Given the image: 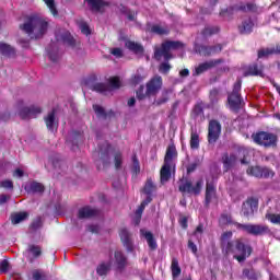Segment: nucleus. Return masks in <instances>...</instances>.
I'll return each instance as SVG.
<instances>
[{
    "instance_id": "obj_1",
    "label": "nucleus",
    "mask_w": 280,
    "mask_h": 280,
    "mask_svg": "<svg viewBox=\"0 0 280 280\" xmlns=\"http://www.w3.org/2000/svg\"><path fill=\"white\" fill-rule=\"evenodd\" d=\"M220 247L224 257L233 255V259H236L238 264L244 262L253 255V246L250 244L244 243V238H235L233 241V232L226 231L221 234Z\"/></svg>"
},
{
    "instance_id": "obj_2",
    "label": "nucleus",
    "mask_w": 280,
    "mask_h": 280,
    "mask_svg": "<svg viewBox=\"0 0 280 280\" xmlns=\"http://www.w3.org/2000/svg\"><path fill=\"white\" fill-rule=\"evenodd\" d=\"M185 44L179 40H165L161 44L160 48L154 49V59L161 60L164 58V61L159 65V73L162 75H167L170 71H172V65H170V60L174 59V55L172 51H176L177 49H183Z\"/></svg>"
},
{
    "instance_id": "obj_3",
    "label": "nucleus",
    "mask_w": 280,
    "mask_h": 280,
    "mask_svg": "<svg viewBox=\"0 0 280 280\" xmlns=\"http://www.w3.org/2000/svg\"><path fill=\"white\" fill-rule=\"evenodd\" d=\"M20 30L28 34L31 38H43L49 30V19L39 15H31L26 19Z\"/></svg>"
},
{
    "instance_id": "obj_4",
    "label": "nucleus",
    "mask_w": 280,
    "mask_h": 280,
    "mask_svg": "<svg viewBox=\"0 0 280 280\" xmlns=\"http://www.w3.org/2000/svg\"><path fill=\"white\" fill-rule=\"evenodd\" d=\"M252 139L256 145L262 148H277V143H279V136L269 131H257L252 135Z\"/></svg>"
},
{
    "instance_id": "obj_5",
    "label": "nucleus",
    "mask_w": 280,
    "mask_h": 280,
    "mask_svg": "<svg viewBox=\"0 0 280 280\" xmlns=\"http://www.w3.org/2000/svg\"><path fill=\"white\" fill-rule=\"evenodd\" d=\"M237 231H244L248 235H255L256 237L259 235H270L271 230L270 226L264 224H243L237 221H234V225Z\"/></svg>"
},
{
    "instance_id": "obj_6",
    "label": "nucleus",
    "mask_w": 280,
    "mask_h": 280,
    "mask_svg": "<svg viewBox=\"0 0 280 280\" xmlns=\"http://www.w3.org/2000/svg\"><path fill=\"white\" fill-rule=\"evenodd\" d=\"M241 91L242 80H237L233 85L232 93H230L228 96V104L234 113H240V109L242 108V94H240Z\"/></svg>"
},
{
    "instance_id": "obj_7",
    "label": "nucleus",
    "mask_w": 280,
    "mask_h": 280,
    "mask_svg": "<svg viewBox=\"0 0 280 280\" xmlns=\"http://www.w3.org/2000/svg\"><path fill=\"white\" fill-rule=\"evenodd\" d=\"M179 183L178 190L180 194H192L194 196H200L202 185L205 184L202 179H198L195 186L189 179H179Z\"/></svg>"
},
{
    "instance_id": "obj_8",
    "label": "nucleus",
    "mask_w": 280,
    "mask_h": 280,
    "mask_svg": "<svg viewBox=\"0 0 280 280\" xmlns=\"http://www.w3.org/2000/svg\"><path fill=\"white\" fill-rule=\"evenodd\" d=\"M18 115L21 119H35L38 117L43 109L38 106L25 107V103L23 101H19L16 104Z\"/></svg>"
},
{
    "instance_id": "obj_9",
    "label": "nucleus",
    "mask_w": 280,
    "mask_h": 280,
    "mask_svg": "<svg viewBox=\"0 0 280 280\" xmlns=\"http://www.w3.org/2000/svg\"><path fill=\"white\" fill-rule=\"evenodd\" d=\"M222 135V125L217 119H211L208 125V143L213 145Z\"/></svg>"
},
{
    "instance_id": "obj_10",
    "label": "nucleus",
    "mask_w": 280,
    "mask_h": 280,
    "mask_svg": "<svg viewBox=\"0 0 280 280\" xmlns=\"http://www.w3.org/2000/svg\"><path fill=\"white\" fill-rule=\"evenodd\" d=\"M257 209H259V199L257 197H249L242 205L241 215L250 218L252 215H255Z\"/></svg>"
},
{
    "instance_id": "obj_11",
    "label": "nucleus",
    "mask_w": 280,
    "mask_h": 280,
    "mask_svg": "<svg viewBox=\"0 0 280 280\" xmlns=\"http://www.w3.org/2000/svg\"><path fill=\"white\" fill-rule=\"evenodd\" d=\"M142 192L147 195V198L141 202V213H143L145 207H148L150 202H152V198L154 194H156V186L154 185V182L152 180V178L147 179L142 188Z\"/></svg>"
},
{
    "instance_id": "obj_12",
    "label": "nucleus",
    "mask_w": 280,
    "mask_h": 280,
    "mask_svg": "<svg viewBox=\"0 0 280 280\" xmlns=\"http://www.w3.org/2000/svg\"><path fill=\"white\" fill-rule=\"evenodd\" d=\"M161 89H163V78L156 74L148 81L145 95L148 97L159 95Z\"/></svg>"
},
{
    "instance_id": "obj_13",
    "label": "nucleus",
    "mask_w": 280,
    "mask_h": 280,
    "mask_svg": "<svg viewBox=\"0 0 280 280\" xmlns=\"http://www.w3.org/2000/svg\"><path fill=\"white\" fill-rule=\"evenodd\" d=\"M222 49H223L222 44H215L213 46L199 44L195 46V51L200 56H205L206 58H209V56H213L215 54H220Z\"/></svg>"
},
{
    "instance_id": "obj_14",
    "label": "nucleus",
    "mask_w": 280,
    "mask_h": 280,
    "mask_svg": "<svg viewBox=\"0 0 280 280\" xmlns=\"http://www.w3.org/2000/svg\"><path fill=\"white\" fill-rule=\"evenodd\" d=\"M224 62V59H211L209 61L199 63L198 67L195 68V71L192 72V75H202L206 71H209V69H213L214 67H218V65H222Z\"/></svg>"
},
{
    "instance_id": "obj_15",
    "label": "nucleus",
    "mask_w": 280,
    "mask_h": 280,
    "mask_svg": "<svg viewBox=\"0 0 280 280\" xmlns=\"http://www.w3.org/2000/svg\"><path fill=\"white\" fill-rule=\"evenodd\" d=\"M141 235L144 237L149 246V250H151V253H154V250L159 248V243L156 242V237H154V233L148 230H141Z\"/></svg>"
},
{
    "instance_id": "obj_16",
    "label": "nucleus",
    "mask_w": 280,
    "mask_h": 280,
    "mask_svg": "<svg viewBox=\"0 0 280 280\" xmlns=\"http://www.w3.org/2000/svg\"><path fill=\"white\" fill-rule=\"evenodd\" d=\"M257 56L261 58H270V56H280V43H277L276 46L270 48H261L258 50Z\"/></svg>"
},
{
    "instance_id": "obj_17",
    "label": "nucleus",
    "mask_w": 280,
    "mask_h": 280,
    "mask_svg": "<svg viewBox=\"0 0 280 280\" xmlns=\"http://www.w3.org/2000/svg\"><path fill=\"white\" fill-rule=\"evenodd\" d=\"M250 75H259L260 78H264V66H259L258 63L249 65L244 72V77L248 78Z\"/></svg>"
},
{
    "instance_id": "obj_18",
    "label": "nucleus",
    "mask_w": 280,
    "mask_h": 280,
    "mask_svg": "<svg viewBox=\"0 0 280 280\" xmlns=\"http://www.w3.org/2000/svg\"><path fill=\"white\" fill-rule=\"evenodd\" d=\"M253 27H255V22H253V19L247 18L238 25V32L242 35L253 34Z\"/></svg>"
},
{
    "instance_id": "obj_19",
    "label": "nucleus",
    "mask_w": 280,
    "mask_h": 280,
    "mask_svg": "<svg viewBox=\"0 0 280 280\" xmlns=\"http://www.w3.org/2000/svg\"><path fill=\"white\" fill-rule=\"evenodd\" d=\"M222 163L224 172H229L232 167H235V163H237V156L235 154L224 153L222 155Z\"/></svg>"
},
{
    "instance_id": "obj_20",
    "label": "nucleus",
    "mask_w": 280,
    "mask_h": 280,
    "mask_svg": "<svg viewBox=\"0 0 280 280\" xmlns=\"http://www.w3.org/2000/svg\"><path fill=\"white\" fill-rule=\"evenodd\" d=\"M174 159H178V151H176V145L170 144L166 148L164 163L167 165H174Z\"/></svg>"
},
{
    "instance_id": "obj_21",
    "label": "nucleus",
    "mask_w": 280,
    "mask_h": 280,
    "mask_svg": "<svg viewBox=\"0 0 280 280\" xmlns=\"http://www.w3.org/2000/svg\"><path fill=\"white\" fill-rule=\"evenodd\" d=\"M56 38L58 43H63V45H73V37L69 31L60 30L56 33Z\"/></svg>"
},
{
    "instance_id": "obj_22",
    "label": "nucleus",
    "mask_w": 280,
    "mask_h": 280,
    "mask_svg": "<svg viewBox=\"0 0 280 280\" xmlns=\"http://www.w3.org/2000/svg\"><path fill=\"white\" fill-rule=\"evenodd\" d=\"M213 198H215V185H213V183H207L205 198L206 207H209V205H211V200H213Z\"/></svg>"
},
{
    "instance_id": "obj_23",
    "label": "nucleus",
    "mask_w": 280,
    "mask_h": 280,
    "mask_svg": "<svg viewBox=\"0 0 280 280\" xmlns=\"http://www.w3.org/2000/svg\"><path fill=\"white\" fill-rule=\"evenodd\" d=\"M172 178V164H163L160 170V180L161 183H167Z\"/></svg>"
},
{
    "instance_id": "obj_24",
    "label": "nucleus",
    "mask_w": 280,
    "mask_h": 280,
    "mask_svg": "<svg viewBox=\"0 0 280 280\" xmlns=\"http://www.w3.org/2000/svg\"><path fill=\"white\" fill-rule=\"evenodd\" d=\"M236 10L238 12H253L259 14V7L254 2H247L246 4H240Z\"/></svg>"
},
{
    "instance_id": "obj_25",
    "label": "nucleus",
    "mask_w": 280,
    "mask_h": 280,
    "mask_svg": "<svg viewBox=\"0 0 280 280\" xmlns=\"http://www.w3.org/2000/svg\"><path fill=\"white\" fill-rule=\"evenodd\" d=\"M120 240L124 244V246H126L127 250H132V240L130 238V234L128 233V230L122 229L120 230Z\"/></svg>"
},
{
    "instance_id": "obj_26",
    "label": "nucleus",
    "mask_w": 280,
    "mask_h": 280,
    "mask_svg": "<svg viewBox=\"0 0 280 280\" xmlns=\"http://www.w3.org/2000/svg\"><path fill=\"white\" fill-rule=\"evenodd\" d=\"M88 5H90V8L93 10V12H103L104 11V7L106 5V3H104V1L102 0H85Z\"/></svg>"
},
{
    "instance_id": "obj_27",
    "label": "nucleus",
    "mask_w": 280,
    "mask_h": 280,
    "mask_svg": "<svg viewBox=\"0 0 280 280\" xmlns=\"http://www.w3.org/2000/svg\"><path fill=\"white\" fill-rule=\"evenodd\" d=\"M151 34H156L158 36H167L170 34L168 27H163L159 24H154L150 28Z\"/></svg>"
},
{
    "instance_id": "obj_28",
    "label": "nucleus",
    "mask_w": 280,
    "mask_h": 280,
    "mask_svg": "<svg viewBox=\"0 0 280 280\" xmlns=\"http://www.w3.org/2000/svg\"><path fill=\"white\" fill-rule=\"evenodd\" d=\"M93 215H97V210L90 207H83L79 210V218L81 220L84 218H93Z\"/></svg>"
},
{
    "instance_id": "obj_29",
    "label": "nucleus",
    "mask_w": 280,
    "mask_h": 280,
    "mask_svg": "<svg viewBox=\"0 0 280 280\" xmlns=\"http://www.w3.org/2000/svg\"><path fill=\"white\" fill-rule=\"evenodd\" d=\"M191 117L192 119H200L201 121H205V109L202 108V105H195L191 112Z\"/></svg>"
},
{
    "instance_id": "obj_30",
    "label": "nucleus",
    "mask_w": 280,
    "mask_h": 280,
    "mask_svg": "<svg viewBox=\"0 0 280 280\" xmlns=\"http://www.w3.org/2000/svg\"><path fill=\"white\" fill-rule=\"evenodd\" d=\"M46 126L48 130H54L55 128H58V125H56V112H50L46 118H45Z\"/></svg>"
},
{
    "instance_id": "obj_31",
    "label": "nucleus",
    "mask_w": 280,
    "mask_h": 280,
    "mask_svg": "<svg viewBox=\"0 0 280 280\" xmlns=\"http://www.w3.org/2000/svg\"><path fill=\"white\" fill-rule=\"evenodd\" d=\"M215 34H220L219 26H206L201 31V36H203V38H209V36H215Z\"/></svg>"
},
{
    "instance_id": "obj_32",
    "label": "nucleus",
    "mask_w": 280,
    "mask_h": 280,
    "mask_svg": "<svg viewBox=\"0 0 280 280\" xmlns=\"http://www.w3.org/2000/svg\"><path fill=\"white\" fill-rule=\"evenodd\" d=\"M200 148V136L196 131L190 132V149L198 150Z\"/></svg>"
},
{
    "instance_id": "obj_33",
    "label": "nucleus",
    "mask_w": 280,
    "mask_h": 280,
    "mask_svg": "<svg viewBox=\"0 0 280 280\" xmlns=\"http://www.w3.org/2000/svg\"><path fill=\"white\" fill-rule=\"evenodd\" d=\"M171 270H172L173 279H176V277H180L182 269H180V265H178L177 258L172 259Z\"/></svg>"
},
{
    "instance_id": "obj_34",
    "label": "nucleus",
    "mask_w": 280,
    "mask_h": 280,
    "mask_svg": "<svg viewBox=\"0 0 280 280\" xmlns=\"http://www.w3.org/2000/svg\"><path fill=\"white\" fill-rule=\"evenodd\" d=\"M219 223L222 224V226H226L229 224H235V221H233V215L229 213H222L219 218Z\"/></svg>"
},
{
    "instance_id": "obj_35",
    "label": "nucleus",
    "mask_w": 280,
    "mask_h": 280,
    "mask_svg": "<svg viewBox=\"0 0 280 280\" xmlns=\"http://www.w3.org/2000/svg\"><path fill=\"white\" fill-rule=\"evenodd\" d=\"M27 217H28L27 212H19L11 217V222L12 224H21L23 220H27Z\"/></svg>"
},
{
    "instance_id": "obj_36",
    "label": "nucleus",
    "mask_w": 280,
    "mask_h": 280,
    "mask_svg": "<svg viewBox=\"0 0 280 280\" xmlns=\"http://www.w3.org/2000/svg\"><path fill=\"white\" fill-rule=\"evenodd\" d=\"M115 265L117 268H124L126 266V257L121 252H115Z\"/></svg>"
},
{
    "instance_id": "obj_37",
    "label": "nucleus",
    "mask_w": 280,
    "mask_h": 280,
    "mask_svg": "<svg viewBox=\"0 0 280 280\" xmlns=\"http://www.w3.org/2000/svg\"><path fill=\"white\" fill-rule=\"evenodd\" d=\"M0 51L3 56H14V48L5 43H0Z\"/></svg>"
},
{
    "instance_id": "obj_38",
    "label": "nucleus",
    "mask_w": 280,
    "mask_h": 280,
    "mask_svg": "<svg viewBox=\"0 0 280 280\" xmlns=\"http://www.w3.org/2000/svg\"><path fill=\"white\" fill-rule=\"evenodd\" d=\"M43 1L47 5L52 16H58V8L56 7V0H43Z\"/></svg>"
},
{
    "instance_id": "obj_39",
    "label": "nucleus",
    "mask_w": 280,
    "mask_h": 280,
    "mask_svg": "<svg viewBox=\"0 0 280 280\" xmlns=\"http://www.w3.org/2000/svg\"><path fill=\"white\" fill-rule=\"evenodd\" d=\"M248 176H254L255 178H261V166H249L247 168Z\"/></svg>"
},
{
    "instance_id": "obj_40",
    "label": "nucleus",
    "mask_w": 280,
    "mask_h": 280,
    "mask_svg": "<svg viewBox=\"0 0 280 280\" xmlns=\"http://www.w3.org/2000/svg\"><path fill=\"white\" fill-rule=\"evenodd\" d=\"M200 165H201L200 159H197L194 162L189 163L186 166L187 174H194V172H196V170H198V167H200Z\"/></svg>"
},
{
    "instance_id": "obj_41",
    "label": "nucleus",
    "mask_w": 280,
    "mask_h": 280,
    "mask_svg": "<svg viewBox=\"0 0 280 280\" xmlns=\"http://www.w3.org/2000/svg\"><path fill=\"white\" fill-rule=\"evenodd\" d=\"M125 47L130 51H133V54H139V51H141V46L132 40H127Z\"/></svg>"
},
{
    "instance_id": "obj_42",
    "label": "nucleus",
    "mask_w": 280,
    "mask_h": 280,
    "mask_svg": "<svg viewBox=\"0 0 280 280\" xmlns=\"http://www.w3.org/2000/svg\"><path fill=\"white\" fill-rule=\"evenodd\" d=\"M209 100L211 104H218L220 100V90L217 88L212 89L209 93Z\"/></svg>"
},
{
    "instance_id": "obj_43",
    "label": "nucleus",
    "mask_w": 280,
    "mask_h": 280,
    "mask_svg": "<svg viewBox=\"0 0 280 280\" xmlns=\"http://www.w3.org/2000/svg\"><path fill=\"white\" fill-rule=\"evenodd\" d=\"M110 89H121V79L119 77H112L108 80Z\"/></svg>"
},
{
    "instance_id": "obj_44",
    "label": "nucleus",
    "mask_w": 280,
    "mask_h": 280,
    "mask_svg": "<svg viewBox=\"0 0 280 280\" xmlns=\"http://www.w3.org/2000/svg\"><path fill=\"white\" fill-rule=\"evenodd\" d=\"M40 247L36 245L28 246V257H40Z\"/></svg>"
},
{
    "instance_id": "obj_45",
    "label": "nucleus",
    "mask_w": 280,
    "mask_h": 280,
    "mask_svg": "<svg viewBox=\"0 0 280 280\" xmlns=\"http://www.w3.org/2000/svg\"><path fill=\"white\" fill-rule=\"evenodd\" d=\"M261 178H273L275 171L270 170L269 167L261 166Z\"/></svg>"
},
{
    "instance_id": "obj_46",
    "label": "nucleus",
    "mask_w": 280,
    "mask_h": 280,
    "mask_svg": "<svg viewBox=\"0 0 280 280\" xmlns=\"http://www.w3.org/2000/svg\"><path fill=\"white\" fill-rule=\"evenodd\" d=\"M266 219L271 222V224H280V214L277 213H267Z\"/></svg>"
},
{
    "instance_id": "obj_47",
    "label": "nucleus",
    "mask_w": 280,
    "mask_h": 280,
    "mask_svg": "<svg viewBox=\"0 0 280 280\" xmlns=\"http://www.w3.org/2000/svg\"><path fill=\"white\" fill-rule=\"evenodd\" d=\"M108 270H110V265L101 264L97 267V275H100L101 277H104V275H106Z\"/></svg>"
},
{
    "instance_id": "obj_48",
    "label": "nucleus",
    "mask_w": 280,
    "mask_h": 280,
    "mask_svg": "<svg viewBox=\"0 0 280 280\" xmlns=\"http://www.w3.org/2000/svg\"><path fill=\"white\" fill-rule=\"evenodd\" d=\"M32 191H36L37 194H40L45 190V187L40 183L33 182L31 184Z\"/></svg>"
},
{
    "instance_id": "obj_49",
    "label": "nucleus",
    "mask_w": 280,
    "mask_h": 280,
    "mask_svg": "<svg viewBox=\"0 0 280 280\" xmlns=\"http://www.w3.org/2000/svg\"><path fill=\"white\" fill-rule=\"evenodd\" d=\"M93 89L97 93H106V91H108V86L104 83H96Z\"/></svg>"
},
{
    "instance_id": "obj_50",
    "label": "nucleus",
    "mask_w": 280,
    "mask_h": 280,
    "mask_svg": "<svg viewBox=\"0 0 280 280\" xmlns=\"http://www.w3.org/2000/svg\"><path fill=\"white\" fill-rule=\"evenodd\" d=\"M188 248L189 250H191L192 255H198V246L196 245V243H194V241H188Z\"/></svg>"
},
{
    "instance_id": "obj_51",
    "label": "nucleus",
    "mask_w": 280,
    "mask_h": 280,
    "mask_svg": "<svg viewBox=\"0 0 280 280\" xmlns=\"http://www.w3.org/2000/svg\"><path fill=\"white\" fill-rule=\"evenodd\" d=\"M167 102H170V97L167 96H163L156 101L153 102L154 106H163V104H167Z\"/></svg>"
},
{
    "instance_id": "obj_52",
    "label": "nucleus",
    "mask_w": 280,
    "mask_h": 280,
    "mask_svg": "<svg viewBox=\"0 0 280 280\" xmlns=\"http://www.w3.org/2000/svg\"><path fill=\"white\" fill-rule=\"evenodd\" d=\"M80 30H81L82 34H85V36H89V34H91V28L89 27V24H86V23H81Z\"/></svg>"
},
{
    "instance_id": "obj_53",
    "label": "nucleus",
    "mask_w": 280,
    "mask_h": 280,
    "mask_svg": "<svg viewBox=\"0 0 280 280\" xmlns=\"http://www.w3.org/2000/svg\"><path fill=\"white\" fill-rule=\"evenodd\" d=\"M110 54L116 58H121L124 56V50H121V48H112Z\"/></svg>"
},
{
    "instance_id": "obj_54",
    "label": "nucleus",
    "mask_w": 280,
    "mask_h": 280,
    "mask_svg": "<svg viewBox=\"0 0 280 280\" xmlns=\"http://www.w3.org/2000/svg\"><path fill=\"white\" fill-rule=\"evenodd\" d=\"M0 187H3L4 189H12V187H14V184L12 183V180L7 179L1 182Z\"/></svg>"
},
{
    "instance_id": "obj_55",
    "label": "nucleus",
    "mask_w": 280,
    "mask_h": 280,
    "mask_svg": "<svg viewBox=\"0 0 280 280\" xmlns=\"http://www.w3.org/2000/svg\"><path fill=\"white\" fill-rule=\"evenodd\" d=\"M114 159H115V167L119 170V167H121V153H116L114 155Z\"/></svg>"
},
{
    "instance_id": "obj_56",
    "label": "nucleus",
    "mask_w": 280,
    "mask_h": 280,
    "mask_svg": "<svg viewBox=\"0 0 280 280\" xmlns=\"http://www.w3.org/2000/svg\"><path fill=\"white\" fill-rule=\"evenodd\" d=\"M9 269H10V262H8V260H2L0 262V272H5Z\"/></svg>"
},
{
    "instance_id": "obj_57",
    "label": "nucleus",
    "mask_w": 280,
    "mask_h": 280,
    "mask_svg": "<svg viewBox=\"0 0 280 280\" xmlns=\"http://www.w3.org/2000/svg\"><path fill=\"white\" fill-rule=\"evenodd\" d=\"M198 233L200 235H202L205 233V225L202 223H200L199 225H197L196 230L194 231L192 235H198Z\"/></svg>"
},
{
    "instance_id": "obj_58",
    "label": "nucleus",
    "mask_w": 280,
    "mask_h": 280,
    "mask_svg": "<svg viewBox=\"0 0 280 280\" xmlns=\"http://www.w3.org/2000/svg\"><path fill=\"white\" fill-rule=\"evenodd\" d=\"M188 221L189 219H187V217H182L179 219V225L182 226V229H187V226H189Z\"/></svg>"
},
{
    "instance_id": "obj_59",
    "label": "nucleus",
    "mask_w": 280,
    "mask_h": 280,
    "mask_svg": "<svg viewBox=\"0 0 280 280\" xmlns=\"http://www.w3.org/2000/svg\"><path fill=\"white\" fill-rule=\"evenodd\" d=\"M93 109L95 110L96 115H98L100 117H102V115H104V108L100 105H94Z\"/></svg>"
},
{
    "instance_id": "obj_60",
    "label": "nucleus",
    "mask_w": 280,
    "mask_h": 280,
    "mask_svg": "<svg viewBox=\"0 0 280 280\" xmlns=\"http://www.w3.org/2000/svg\"><path fill=\"white\" fill-rule=\"evenodd\" d=\"M140 82H141V77L137 74L131 79V86H137V84H139Z\"/></svg>"
},
{
    "instance_id": "obj_61",
    "label": "nucleus",
    "mask_w": 280,
    "mask_h": 280,
    "mask_svg": "<svg viewBox=\"0 0 280 280\" xmlns=\"http://www.w3.org/2000/svg\"><path fill=\"white\" fill-rule=\"evenodd\" d=\"M43 226V221L40 219H37L32 225L31 229H40Z\"/></svg>"
},
{
    "instance_id": "obj_62",
    "label": "nucleus",
    "mask_w": 280,
    "mask_h": 280,
    "mask_svg": "<svg viewBox=\"0 0 280 280\" xmlns=\"http://www.w3.org/2000/svg\"><path fill=\"white\" fill-rule=\"evenodd\" d=\"M179 77L180 78H189V69L185 68L179 71Z\"/></svg>"
},
{
    "instance_id": "obj_63",
    "label": "nucleus",
    "mask_w": 280,
    "mask_h": 280,
    "mask_svg": "<svg viewBox=\"0 0 280 280\" xmlns=\"http://www.w3.org/2000/svg\"><path fill=\"white\" fill-rule=\"evenodd\" d=\"M10 200V196L8 195H0V205H3Z\"/></svg>"
},
{
    "instance_id": "obj_64",
    "label": "nucleus",
    "mask_w": 280,
    "mask_h": 280,
    "mask_svg": "<svg viewBox=\"0 0 280 280\" xmlns=\"http://www.w3.org/2000/svg\"><path fill=\"white\" fill-rule=\"evenodd\" d=\"M13 176H15L18 178L23 177V170H21V168L15 170L13 173Z\"/></svg>"
}]
</instances>
